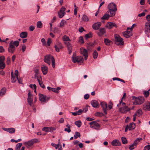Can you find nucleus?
Instances as JSON below:
<instances>
[{"instance_id":"864d4df0","label":"nucleus","mask_w":150,"mask_h":150,"mask_svg":"<svg viewBox=\"0 0 150 150\" xmlns=\"http://www.w3.org/2000/svg\"><path fill=\"white\" fill-rule=\"evenodd\" d=\"M42 130L46 132H49V127H44L42 129Z\"/></svg>"},{"instance_id":"c756f323","label":"nucleus","mask_w":150,"mask_h":150,"mask_svg":"<svg viewBox=\"0 0 150 150\" xmlns=\"http://www.w3.org/2000/svg\"><path fill=\"white\" fill-rule=\"evenodd\" d=\"M129 130H131L134 129L135 127V125L134 123L129 124Z\"/></svg>"},{"instance_id":"79ce46f5","label":"nucleus","mask_w":150,"mask_h":150,"mask_svg":"<svg viewBox=\"0 0 150 150\" xmlns=\"http://www.w3.org/2000/svg\"><path fill=\"white\" fill-rule=\"evenodd\" d=\"M122 143L124 144H125L127 143V142L126 138L125 137H122Z\"/></svg>"},{"instance_id":"bf43d9fd","label":"nucleus","mask_w":150,"mask_h":150,"mask_svg":"<svg viewBox=\"0 0 150 150\" xmlns=\"http://www.w3.org/2000/svg\"><path fill=\"white\" fill-rule=\"evenodd\" d=\"M95 115L96 116L101 117L103 115V114L100 112H96Z\"/></svg>"},{"instance_id":"bb28decb","label":"nucleus","mask_w":150,"mask_h":150,"mask_svg":"<svg viewBox=\"0 0 150 150\" xmlns=\"http://www.w3.org/2000/svg\"><path fill=\"white\" fill-rule=\"evenodd\" d=\"M80 52L83 56H85L87 54V51L86 49L81 48L80 49Z\"/></svg>"},{"instance_id":"cd10ccee","label":"nucleus","mask_w":150,"mask_h":150,"mask_svg":"<svg viewBox=\"0 0 150 150\" xmlns=\"http://www.w3.org/2000/svg\"><path fill=\"white\" fill-rule=\"evenodd\" d=\"M99 32L98 33V35L100 36H101L105 32V31L104 28H100L99 30Z\"/></svg>"},{"instance_id":"e2e57ef3","label":"nucleus","mask_w":150,"mask_h":150,"mask_svg":"<svg viewBox=\"0 0 150 150\" xmlns=\"http://www.w3.org/2000/svg\"><path fill=\"white\" fill-rule=\"evenodd\" d=\"M11 59L9 57H8L7 58L6 63L7 64L9 65L10 63Z\"/></svg>"},{"instance_id":"ea45409f","label":"nucleus","mask_w":150,"mask_h":150,"mask_svg":"<svg viewBox=\"0 0 150 150\" xmlns=\"http://www.w3.org/2000/svg\"><path fill=\"white\" fill-rule=\"evenodd\" d=\"M92 36V33H91L90 32L89 33L86 34L85 35V39H86L89 38L91 37Z\"/></svg>"},{"instance_id":"3c124183","label":"nucleus","mask_w":150,"mask_h":150,"mask_svg":"<svg viewBox=\"0 0 150 150\" xmlns=\"http://www.w3.org/2000/svg\"><path fill=\"white\" fill-rule=\"evenodd\" d=\"M42 23L41 21H38L37 23V26L38 28H41L42 27Z\"/></svg>"},{"instance_id":"c03bdc74","label":"nucleus","mask_w":150,"mask_h":150,"mask_svg":"<svg viewBox=\"0 0 150 150\" xmlns=\"http://www.w3.org/2000/svg\"><path fill=\"white\" fill-rule=\"evenodd\" d=\"M80 133L78 132H75V134L74 136V137L75 139H76L78 137H80Z\"/></svg>"},{"instance_id":"603ef678","label":"nucleus","mask_w":150,"mask_h":150,"mask_svg":"<svg viewBox=\"0 0 150 150\" xmlns=\"http://www.w3.org/2000/svg\"><path fill=\"white\" fill-rule=\"evenodd\" d=\"M59 139L58 140L59 143L58 144H56L53 143H51V145L53 146H54L56 149H57L59 147Z\"/></svg>"},{"instance_id":"13d9d810","label":"nucleus","mask_w":150,"mask_h":150,"mask_svg":"<svg viewBox=\"0 0 150 150\" xmlns=\"http://www.w3.org/2000/svg\"><path fill=\"white\" fill-rule=\"evenodd\" d=\"M21 140V139H19L16 140H14V139H11V141L12 142H16L17 143L18 142H20Z\"/></svg>"},{"instance_id":"393cba45","label":"nucleus","mask_w":150,"mask_h":150,"mask_svg":"<svg viewBox=\"0 0 150 150\" xmlns=\"http://www.w3.org/2000/svg\"><path fill=\"white\" fill-rule=\"evenodd\" d=\"M37 80L38 82L39 85L42 88H45V86L43 84L41 77H37Z\"/></svg>"},{"instance_id":"f8f14e48","label":"nucleus","mask_w":150,"mask_h":150,"mask_svg":"<svg viewBox=\"0 0 150 150\" xmlns=\"http://www.w3.org/2000/svg\"><path fill=\"white\" fill-rule=\"evenodd\" d=\"M5 57L3 56H0V69H3L5 67V64L4 62Z\"/></svg>"},{"instance_id":"72a5a7b5","label":"nucleus","mask_w":150,"mask_h":150,"mask_svg":"<svg viewBox=\"0 0 150 150\" xmlns=\"http://www.w3.org/2000/svg\"><path fill=\"white\" fill-rule=\"evenodd\" d=\"M81 20L85 22H87L89 20L88 17L85 15H83L82 17Z\"/></svg>"},{"instance_id":"c85d7f7f","label":"nucleus","mask_w":150,"mask_h":150,"mask_svg":"<svg viewBox=\"0 0 150 150\" xmlns=\"http://www.w3.org/2000/svg\"><path fill=\"white\" fill-rule=\"evenodd\" d=\"M27 35L28 33L27 32H23L20 34V36L21 38H24L27 37Z\"/></svg>"},{"instance_id":"1a4fd4ad","label":"nucleus","mask_w":150,"mask_h":150,"mask_svg":"<svg viewBox=\"0 0 150 150\" xmlns=\"http://www.w3.org/2000/svg\"><path fill=\"white\" fill-rule=\"evenodd\" d=\"M39 99L42 103L46 102L49 100V98H46V96L43 94L40 93L39 94Z\"/></svg>"},{"instance_id":"7c9ffc66","label":"nucleus","mask_w":150,"mask_h":150,"mask_svg":"<svg viewBox=\"0 0 150 150\" xmlns=\"http://www.w3.org/2000/svg\"><path fill=\"white\" fill-rule=\"evenodd\" d=\"M104 42L107 45H110L112 44V42L108 39L106 38L104 39Z\"/></svg>"},{"instance_id":"2f4dec72","label":"nucleus","mask_w":150,"mask_h":150,"mask_svg":"<svg viewBox=\"0 0 150 150\" xmlns=\"http://www.w3.org/2000/svg\"><path fill=\"white\" fill-rule=\"evenodd\" d=\"M39 69L38 68H36L35 70V74L34 77L35 78H37V77H39L38 76V75L39 74Z\"/></svg>"},{"instance_id":"f704fd0d","label":"nucleus","mask_w":150,"mask_h":150,"mask_svg":"<svg viewBox=\"0 0 150 150\" xmlns=\"http://www.w3.org/2000/svg\"><path fill=\"white\" fill-rule=\"evenodd\" d=\"M142 110L140 109L137 111L135 114H136L137 116L139 117L142 115Z\"/></svg>"},{"instance_id":"4be33fe9","label":"nucleus","mask_w":150,"mask_h":150,"mask_svg":"<svg viewBox=\"0 0 150 150\" xmlns=\"http://www.w3.org/2000/svg\"><path fill=\"white\" fill-rule=\"evenodd\" d=\"M91 103L93 107L94 108H96L99 105V104L97 101L93 100H92Z\"/></svg>"},{"instance_id":"9b49d317","label":"nucleus","mask_w":150,"mask_h":150,"mask_svg":"<svg viewBox=\"0 0 150 150\" xmlns=\"http://www.w3.org/2000/svg\"><path fill=\"white\" fill-rule=\"evenodd\" d=\"M65 10V8L63 6L61 8L59 11L58 12V15L60 18H62L64 16L66 13L64 12Z\"/></svg>"},{"instance_id":"5701e85b","label":"nucleus","mask_w":150,"mask_h":150,"mask_svg":"<svg viewBox=\"0 0 150 150\" xmlns=\"http://www.w3.org/2000/svg\"><path fill=\"white\" fill-rule=\"evenodd\" d=\"M3 129L5 131L9 132L10 133H13L15 132V129L14 128H3Z\"/></svg>"},{"instance_id":"ddd939ff","label":"nucleus","mask_w":150,"mask_h":150,"mask_svg":"<svg viewBox=\"0 0 150 150\" xmlns=\"http://www.w3.org/2000/svg\"><path fill=\"white\" fill-rule=\"evenodd\" d=\"M28 98L27 99L28 102L30 106L33 105V96L30 93V91L28 93Z\"/></svg>"},{"instance_id":"8fccbe9b","label":"nucleus","mask_w":150,"mask_h":150,"mask_svg":"<svg viewBox=\"0 0 150 150\" xmlns=\"http://www.w3.org/2000/svg\"><path fill=\"white\" fill-rule=\"evenodd\" d=\"M66 23V21L64 20H62L60 23V27H62L64 25L65 23Z\"/></svg>"},{"instance_id":"7ed1b4c3","label":"nucleus","mask_w":150,"mask_h":150,"mask_svg":"<svg viewBox=\"0 0 150 150\" xmlns=\"http://www.w3.org/2000/svg\"><path fill=\"white\" fill-rule=\"evenodd\" d=\"M19 42L18 41L13 42L11 41L9 43V46L8 48V51L11 53H13L15 49V47H17L19 45Z\"/></svg>"},{"instance_id":"6ab92c4d","label":"nucleus","mask_w":150,"mask_h":150,"mask_svg":"<svg viewBox=\"0 0 150 150\" xmlns=\"http://www.w3.org/2000/svg\"><path fill=\"white\" fill-rule=\"evenodd\" d=\"M42 72L44 75L46 74L48 71V68L45 65H42L41 67Z\"/></svg>"},{"instance_id":"b1692460","label":"nucleus","mask_w":150,"mask_h":150,"mask_svg":"<svg viewBox=\"0 0 150 150\" xmlns=\"http://www.w3.org/2000/svg\"><path fill=\"white\" fill-rule=\"evenodd\" d=\"M64 44L67 46L69 53L70 54L72 52V47L71 45L69 42H65Z\"/></svg>"},{"instance_id":"49530a36","label":"nucleus","mask_w":150,"mask_h":150,"mask_svg":"<svg viewBox=\"0 0 150 150\" xmlns=\"http://www.w3.org/2000/svg\"><path fill=\"white\" fill-rule=\"evenodd\" d=\"M137 146L134 143L130 145L129 149L130 150H132L136 147Z\"/></svg>"},{"instance_id":"6e6d98bb","label":"nucleus","mask_w":150,"mask_h":150,"mask_svg":"<svg viewBox=\"0 0 150 150\" xmlns=\"http://www.w3.org/2000/svg\"><path fill=\"white\" fill-rule=\"evenodd\" d=\"M136 25V24H134L132 25V26L131 28L128 27L127 28V30H129L131 32L132 31L133 29L134 28L135 26Z\"/></svg>"},{"instance_id":"09e8293b","label":"nucleus","mask_w":150,"mask_h":150,"mask_svg":"<svg viewBox=\"0 0 150 150\" xmlns=\"http://www.w3.org/2000/svg\"><path fill=\"white\" fill-rule=\"evenodd\" d=\"M75 124L79 127L81 125V123L80 121H77L75 122Z\"/></svg>"},{"instance_id":"473e14b6","label":"nucleus","mask_w":150,"mask_h":150,"mask_svg":"<svg viewBox=\"0 0 150 150\" xmlns=\"http://www.w3.org/2000/svg\"><path fill=\"white\" fill-rule=\"evenodd\" d=\"M109 13H107L104 14L103 16L101 18L102 20H108V19L110 17V16Z\"/></svg>"},{"instance_id":"4468645a","label":"nucleus","mask_w":150,"mask_h":150,"mask_svg":"<svg viewBox=\"0 0 150 150\" xmlns=\"http://www.w3.org/2000/svg\"><path fill=\"white\" fill-rule=\"evenodd\" d=\"M100 105L101 107L103 108V112L105 114H107V104L106 103L104 102H101L100 103Z\"/></svg>"},{"instance_id":"a211bd4d","label":"nucleus","mask_w":150,"mask_h":150,"mask_svg":"<svg viewBox=\"0 0 150 150\" xmlns=\"http://www.w3.org/2000/svg\"><path fill=\"white\" fill-rule=\"evenodd\" d=\"M106 26L107 28L108 29H110L112 28L113 27H117L116 24L113 23L108 22L107 23Z\"/></svg>"},{"instance_id":"052dcab7","label":"nucleus","mask_w":150,"mask_h":150,"mask_svg":"<svg viewBox=\"0 0 150 150\" xmlns=\"http://www.w3.org/2000/svg\"><path fill=\"white\" fill-rule=\"evenodd\" d=\"M49 132H52L54 130H55L56 129V128L54 127H49Z\"/></svg>"},{"instance_id":"774afa93","label":"nucleus","mask_w":150,"mask_h":150,"mask_svg":"<svg viewBox=\"0 0 150 150\" xmlns=\"http://www.w3.org/2000/svg\"><path fill=\"white\" fill-rule=\"evenodd\" d=\"M146 18L148 21H150V14L147 15L146 16Z\"/></svg>"},{"instance_id":"0eeeda50","label":"nucleus","mask_w":150,"mask_h":150,"mask_svg":"<svg viewBox=\"0 0 150 150\" xmlns=\"http://www.w3.org/2000/svg\"><path fill=\"white\" fill-rule=\"evenodd\" d=\"M72 59L73 62L74 63L83 62V58L81 56H78L76 57L74 55H73L72 56Z\"/></svg>"},{"instance_id":"a878e982","label":"nucleus","mask_w":150,"mask_h":150,"mask_svg":"<svg viewBox=\"0 0 150 150\" xmlns=\"http://www.w3.org/2000/svg\"><path fill=\"white\" fill-rule=\"evenodd\" d=\"M112 145L113 146H119L120 145V143L118 140H114L111 142Z\"/></svg>"},{"instance_id":"39448f33","label":"nucleus","mask_w":150,"mask_h":150,"mask_svg":"<svg viewBox=\"0 0 150 150\" xmlns=\"http://www.w3.org/2000/svg\"><path fill=\"white\" fill-rule=\"evenodd\" d=\"M39 142V141L38 139L35 138L32 139L28 142H25L24 144L28 148L32 146L34 144Z\"/></svg>"},{"instance_id":"f257e3e1","label":"nucleus","mask_w":150,"mask_h":150,"mask_svg":"<svg viewBox=\"0 0 150 150\" xmlns=\"http://www.w3.org/2000/svg\"><path fill=\"white\" fill-rule=\"evenodd\" d=\"M108 11H107V13H110V17L114 16L115 12L117 10L116 6L114 3L112 2L110 3L108 5Z\"/></svg>"},{"instance_id":"dca6fc26","label":"nucleus","mask_w":150,"mask_h":150,"mask_svg":"<svg viewBox=\"0 0 150 150\" xmlns=\"http://www.w3.org/2000/svg\"><path fill=\"white\" fill-rule=\"evenodd\" d=\"M122 33L124 36L127 38H129L132 35V32L127 30L126 31L123 32Z\"/></svg>"},{"instance_id":"9d476101","label":"nucleus","mask_w":150,"mask_h":150,"mask_svg":"<svg viewBox=\"0 0 150 150\" xmlns=\"http://www.w3.org/2000/svg\"><path fill=\"white\" fill-rule=\"evenodd\" d=\"M89 124L91 127L96 129H98L100 127L98 123L94 121L90 122Z\"/></svg>"},{"instance_id":"a19ab883","label":"nucleus","mask_w":150,"mask_h":150,"mask_svg":"<svg viewBox=\"0 0 150 150\" xmlns=\"http://www.w3.org/2000/svg\"><path fill=\"white\" fill-rule=\"evenodd\" d=\"M6 88H2L1 91L0 92V95L1 96H3L6 93Z\"/></svg>"},{"instance_id":"338daca9","label":"nucleus","mask_w":150,"mask_h":150,"mask_svg":"<svg viewBox=\"0 0 150 150\" xmlns=\"http://www.w3.org/2000/svg\"><path fill=\"white\" fill-rule=\"evenodd\" d=\"M79 42L82 43L84 42L83 38L82 36H80L79 37Z\"/></svg>"},{"instance_id":"2eb2a0df","label":"nucleus","mask_w":150,"mask_h":150,"mask_svg":"<svg viewBox=\"0 0 150 150\" xmlns=\"http://www.w3.org/2000/svg\"><path fill=\"white\" fill-rule=\"evenodd\" d=\"M150 31V22H146L145 23V32L146 34L149 33Z\"/></svg>"},{"instance_id":"c9c22d12","label":"nucleus","mask_w":150,"mask_h":150,"mask_svg":"<svg viewBox=\"0 0 150 150\" xmlns=\"http://www.w3.org/2000/svg\"><path fill=\"white\" fill-rule=\"evenodd\" d=\"M66 126L67 127V128H65L64 129V131L65 132H67L68 133H69L71 132V130L70 129V125L67 124L66 125Z\"/></svg>"},{"instance_id":"f3484780","label":"nucleus","mask_w":150,"mask_h":150,"mask_svg":"<svg viewBox=\"0 0 150 150\" xmlns=\"http://www.w3.org/2000/svg\"><path fill=\"white\" fill-rule=\"evenodd\" d=\"M143 109L146 111H150V102H148L143 105Z\"/></svg>"},{"instance_id":"de8ad7c7","label":"nucleus","mask_w":150,"mask_h":150,"mask_svg":"<svg viewBox=\"0 0 150 150\" xmlns=\"http://www.w3.org/2000/svg\"><path fill=\"white\" fill-rule=\"evenodd\" d=\"M143 93L144 96L147 98L149 96V91H143Z\"/></svg>"},{"instance_id":"69168bd1","label":"nucleus","mask_w":150,"mask_h":150,"mask_svg":"<svg viewBox=\"0 0 150 150\" xmlns=\"http://www.w3.org/2000/svg\"><path fill=\"white\" fill-rule=\"evenodd\" d=\"M22 145V144L21 143H19L17 144L16 146V147H17V148H18L19 149H20V148L21 147V146Z\"/></svg>"},{"instance_id":"680f3d73","label":"nucleus","mask_w":150,"mask_h":150,"mask_svg":"<svg viewBox=\"0 0 150 150\" xmlns=\"http://www.w3.org/2000/svg\"><path fill=\"white\" fill-rule=\"evenodd\" d=\"M57 45V47L60 49H62L63 47L62 45L59 42H58Z\"/></svg>"},{"instance_id":"4d7b16f0","label":"nucleus","mask_w":150,"mask_h":150,"mask_svg":"<svg viewBox=\"0 0 150 150\" xmlns=\"http://www.w3.org/2000/svg\"><path fill=\"white\" fill-rule=\"evenodd\" d=\"M30 87L33 88H33H34V89H35V91H34V92H35L36 91V88H37V86H36L35 84H33V85H32V84H30Z\"/></svg>"},{"instance_id":"5fc2aeb1","label":"nucleus","mask_w":150,"mask_h":150,"mask_svg":"<svg viewBox=\"0 0 150 150\" xmlns=\"http://www.w3.org/2000/svg\"><path fill=\"white\" fill-rule=\"evenodd\" d=\"M113 104L111 102H109V104L108 105V108L109 110H110L112 109V106Z\"/></svg>"},{"instance_id":"6e6552de","label":"nucleus","mask_w":150,"mask_h":150,"mask_svg":"<svg viewBox=\"0 0 150 150\" xmlns=\"http://www.w3.org/2000/svg\"><path fill=\"white\" fill-rule=\"evenodd\" d=\"M18 71L17 70H16L15 72V76H14L13 75V71H12L11 73V82L12 83L15 82L18 79Z\"/></svg>"},{"instance_id":"423d86ee","label":"nucleus","mask_w":150,"mask_h":150,"mask_svg":"<svg viewBox=\"0 0 150 150\" xmlns=\"http://www.w3.org/2000/svg\"><path fill=\"white\" fill-rule=\"evenodd\" d=\"M115 37L116 41L115 44L117 45H122L124 43L123 39L117 34L115 35Z\"/></svg>"},{"instance_id":"aec40b11","label":"nucleus","mask_w":150,"mask_h":150,"mask_svg":"<svg viewBox=\"0 0 150 150\" xmlns=\"http://www.w3.org/2000/svg\"><path fill=\"white\" fill-rule=\"evenodd\" d=\"M130 109L126 106L121 107L119 109V110L122 113H126L127 111H129Z\"/></svg>"},{"instance_id":"412c9836","label":"nucleus","mask_w":150,"mask_h":150,"mask_svg":"<svg viewBox=\"0 0 150 150\" xmlns=\"http://www.w3.org/2000/svg\"><path fill=\"white\" fill-rule=\"evenodd\" d=\"M101 24V23L100 22L95 23L92 25V28L94 30H97L99 28Z\"/></svg>"},{"instance_id":"20e7f679","label":"nucleus","mask_w":150,"mask_h":150,"mask_svg":"<svg viewBox=\"0 0 150 150\" xmlns=\"http://www.w3.org/2000/svg\"><path fill=\"white\" fill-rule=\"evenodd\" d=\"M133 98L134 99V101L133 102L134 105H140L144 102V99L143 97H140L137 98L135 97H133Z\"/></svg>"},{"instance_id":"4c0bfd02","label":"nucleus","mask_w":150,"mask_h":150,"mask_svg":"<svg viewBox=\"0 0 150 150\" xmlns=\"http://www.w3.org/2000/svg\"><path fill=\"white\" fill-rule=\"evenodd\" d=\"M117 106L118 107H124L125 106H126L125 105V103H124L122 102V100H121L119 104L117 105Z\"/></svg>"},{"instance_id":"a18cd8bd","label":"nucleus","mask_w":150,"mask_h":150,"mask_svg":"<svg viewBox=\"0 0 150 150\" xmlns=\"http://www.w3.org/2000/svg\"><path fill=\"white\" fill-rule=\"evenodd\" d=\"M112 79L113 81L117 80V81H120L124 83H125V81L124 80H123L122 79H120V78H116V77L113 78H112Z\"/></svg>"},{"instance_id":"37998d69","label":"nucleus","mask_w":150,"mask_h":150,"mask_svg":"<svg viewBox=\"0 0 150 150\" xmlns=\"http://www.w3.org/2000/svg\"><path fill=\"white\" fill-rule=\"evenodd\" d=\"M98 55V54L96 50H95L93 53V56L94 59H96L97 58Z\"/></svg>"},{"instance_id":"e433bc0d","label":"nucleus","mask_w":150,"mask_h":150,"mask_svg":"<svg viewBox=\"0 0 150 150\" xmlns=\"http://www.w3.org/2000/svg\"><path fill=\"white\" fill-rule=\"evenodd\" d=\"M142 140V138H137L134 141L133 143L137 146L139 142Z\"/></svg>"},{"instance_id":"f03ea898","label":"nucleus","mask_w":150,"mask_h":150,"mask_svg":"<svg viewBox=\"0 0 150 150\" xmlns=\"http://www.w3.org/2000/svg\"><path fill=\"white\" fill-rule=\"evenodd\" d=\"M44 61L45 62L47 63L49 65L51 64V61H52V66L53 68L55 67V61L53 57L50 55H47L45 56L44 58Z\"/></svg>"},{"instance_id":"0e129e2a","label":"nucleus","mask_w":150,"mask_h":150,"mask_svg":"<svg viewBox=\"0 0 150 150\" xmlns=\"http://www.w3.org/2000/svg\"><path fill=\"white\" fill-rule=\"evenodd\" d=\"M144 150H150V145L145 146L144 148Z\"/></svg>"},{"instance_id":"58836bf2","label":"nucleus","mask_w":150,"mask_h":150,"mask_svg":"<svg viewBox=\"0 0 150 150\" xmlns=\"http://www.w3.org/2000/svg\"><path fill=\"white\" fill-rule=\"evenodd\" d=\"M62 39L64 41H70V40L69 38V37L66 35H64Z\"/></svg>"}]
</instances>
